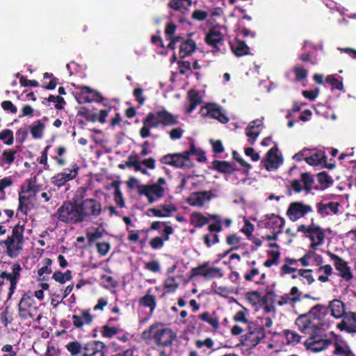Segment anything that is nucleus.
Listing matches in <instances>:
<instances>
[{
  "mask_svg": "<svg viewBox=\"0 0 356 356\" xmlns=\"http://www.w3.org/2000/svg\"><path fill=\"white\" fill-rule=\"evenodd\" d=\"M328 309L322 305L314 306L307 313L300 315L295 321L298 330L314 339L318 332L324 329Z\"/></svg>",
  "mask_w": 356,
  "mask_h": 356,
  "instance_id": "f257e3e1",
  "label": "nucleus"
},
{
  "mask_svg": "<svg viewBox=\"0 0 356 356\" xmlns=\"http://www.w3.org/2000/svg\"><path fill=\"white\" fill-rule=\"evenodd\" d=\"M141 337L144 340H153L157 346L167 347L172 344L177 334L163 324L156 323L144 330Z\"/></svg>",
  "mask_w": 356,
  "mask_h": 356,
  "instance_id": "f03ea898",
  "label": "nucleus"
},
{
  "mask_svg": "<svg viewBox=\"0 0 356 356\" xmlns=\"http://www.w3.org/2000/svg\"><path fill=\"white\" fill-rule=\"evenodd\" d=\"M24 226L17 224L14 227L10 236L0 242V247L6 248V253L10 257H17L23 248Z\"/></svg>",
  "mask_w": 356,
  "mask_h": 356,
  "instance_id": "7ed1b4c3",
  "label": "nucleus"
},
{
  "mask_svg": "<svg viewBox=\"0 0 356 356\" xmlns=\"http://www.w3.org/2000/svg\"><path fill=\"white\" fill-rule=\"evenodd\" d=\"M54 216L58 220L65 223L77 224L82 222L79 204L70 201L65 202L56 211Z\"/></svg>",
  "mask_w": 356,
  "mask_h": 356,
  "instance_id": "20e7f679",
  "label": "nucleus"
},
{
  "mask_svg": "<svg viewBox=\"0 0 356 356\" xmlns=\"http://www.w3.org/2000/svg\"><path fill=\"white\" fill-rule=\"evenodd\" d=\"M166 180L159 177L156 183L138 186V193L147 197L150 204L159 201L164 197Z\"/></svg>",
  "mask_w": 356,
  "mask_h": 356,
  "instance_id": "39448f33",
  "label": "nucleus"
},
{
  "mask_svg": "<svg viewBox=\"0 0 356 356\" xmlns=\"http://www.w3.org/2000/svg\"><path fill=\"white\" fill-rule=\"evenodd\" d=\"M192 154H196V149L194 145H191L190 150L183 153L167 154L164 156L161 159V162L177 168H189L191 165L189 156Z\"/></svg>",
  "mask_w": 356,
  "mask_h": 356,
  "instance_id": "423d86ee",
  "label": "nucleus"
},
{
  "mask_svg": "<svg viewBox=\"0 0 356 356\" xmlns=\"http://www.w3.org/2000/svg\"><path fill=\"white\" fill-rule=\"evenodd\" d=\"M79 204L82 222L89 218H97L102 213V204L96 199L86 198Z\"/></svg>",
  "mask_w": 356,
  "mask_h": 356,
  "instance_id": "0eeeda50",
  "label": "nucleus"
},
{
  "mask_svg": "<svg viewBox=\"0 0 356 356\" xmlns=\"http://www.w3.org/2000/svg\"><path fill=\"white\" fill-rule=\"evenodd\" d=\"M266 336L264 329L262 326L250 325L248 332L241 337V344L249 348L257 346Z\"/></svg>",
  "mask_w": 356,
  "mask_h": 356,
  "instance_id": "6e6552de",
  "label": "nucleus"
},
{
  "mask_svg": "<svg viewBox=\"0 0 356 356\" xmlns=\"http://www.w3.org/2000/svg\"><path fill=\"white\" fill-rule=\"evenodd\" d=\"M10 272H2L0 275V287L4 284V281L10 283L9 297L14 293L16 285L21 277L22 268L19 264H14L10 267Z\"/></svg>",
  "mask_w": 356,
  "mask_h": 356,
  "instance_id": "1a4fd4ad",
  "label": "nucleus"
},
{
  "mask_svg": "<svg viewBox=\"0 0 356 356\" xmlns=\"http://www.w3.org/2000/svg\"><path fill=\"white\" fill-rule=\"evenodd\" d=\"M200 113L202 117L216 119L221 123H227L229 121V118L222 112L221 107L217 104H207L201 108Z\"/></svg>",
  "mask_w": 356,
  "mask_h": 356,
  "instance_id": "9d476101",
  "label": "nucleus"
},
{
  "mask_svg": "<svg viewBox=\"0 0 356 356\" xmlns=\"http://www.w3.org/2000/svg\"><path fill=\"white\" fill-rule=\"evenodd\" d=\"M225 28L221 26H213L211 29L206 35L207 43L218 49L222 44Z\"/></svg>",
  "mask_w": 356,
  "mask_h": 356,
  "instance_id": "9b49d317",
  "label": "nucleus"
},
{
  "mask_svg": "<svg viewBox=\"0 0 356 356\" xmlns=\"http://www.w3.org/2000/svg\"><path fill=\"white\" fill-rule=\"evenodd\" d=\"M312 208L309 205L302 202L291 203L287 210V215L290 220L296 221L303 217L305 214L312 212Z\"/></svg>",
  "mask_w": 356,
  "mask_h": 356,
  "instance_id": "f8f14e48",
  "label": "nucleus"
},
{
  "mask_svg": "<svg viewBox=\"0 0 356 356\" xmlns=\"http://www.w3.org/2000/svg\"><path fill=\"white\" fill-rule=\"evenodd\" d=\"M311 241L310 248L313 250H316L319 245L324 243L325 233L323 230L318 225L312 224L309 225V234L306 235Z\"/></svg>",
  "mask_w": 356,
  "mask_h": 356,
  "instance_id": "ddd939ff",
  "label": "nucleus"
},
{
  "mask_svg": "<svg viewBox=\"0 0 356 356\" xmlns=\"http://www.w3.org/2000/svg\"><path fill=\"white\" fill-rule=\"evenodd\" d=\"M328 255L332 261L334 263L336 269L339 272V275L345 280L349 281L353 278V274L350 272V268L348 265V263L345 261L340 257L329 252Z\"/></svg>",
  "mask_w": 356,
  "mask_h": 356,
  "instance_id": "4468645a",
  "label": "nucleus"
},
{
  "mask_svg": "<svg viewBox=\"0 0 356 356\" xmlns=\"http://www.w3.org/2000/svg\"><path fill=\"white\" fill-rule=\"evenodd\" d=\"M301 299L302 293L299 292L298 288L297 286H293L289 293H285L280 296L275 302L279 306H283L284 305L293 306L294 303L300 302Z\"/></svg>",
  "mask_w": 356,
  "mask_h": 356,
  "instance_id": "2eb2a0df",
  "label": "nucleus"
},
{
  "mask_svg": "<svg viewBox=\"0 0 356 356\" xmlns=\"http://www.w3.org/2000/svg\"><path fill=\"white\" fill-rule=\"evenodd\" d=\"M212 198V194L209 191L195 192L190 195L187 202L193 207H202Z\"/></svg>",
  "mask_w": 356,
  "mask_h": 356,
  "instance_id": "dca6fc26",
  "label": "nucleus"
},
{
  "mask_svg": "<svg viewBox=\"0 0 356 356\" xmlns=\"http://www.w3.org/2000/svg\"><path fill=\"white\" fill-rule=\"evenodd\" d=\"M154 115V122H156V126L163 124V126H172L178 123L177 117L173 115L165 110L152 113Z\"/></svg>",
  "mask_w": 356,
  "mask_h": 356,
  "instance_id": "f3484780",
  "label": "nucleus"
},
{
  "mask_svg": "<svg viewBox=\"0 0 356 356\" xmlns=\"http://www.w3.org/2000/svg\"><path fill=\"white\" fill-rule=\"evenodd\" d=\"M77 175V168L74 169L65 168L62 172L55 175L51 178V182L56 186L60 187L70 180L76 177Z\"/></svg>",
  "mask_w": 356,
  "mask_h": 356,
  "instance_id": "a211bd4d",
  "label": "nucleus"
},
{
  "mask_svg": "<svg viewBox=\"0 0 356 356\" xmlns=\"http://www.w3.org/2000/svg\"><path fill=\"white\" fill-rule=\"evenodd\" d=\"M104 349L105 345L103 342L92 341L85 345L82 356H105Z\"/></svg>",
  "mask_w": 356,
  "mask_h": 356,
  "instance_id": "6ab92c4d",
  "label": "nucleus"
},
{
  "mask_svg": "<svg viewBox=\"0 0 356 356\" xmlns=\"http://www.w3.org/2000/svg\"><path fill=\"white\" fill-rule=\"evenodd\" d=\"M176 211V206L171 202H165L156 208H152L148 210L149 213H152L154 216L159 218L169 217L172 212Z\"/></svg>",
  "mask_w": 356,
  "mask_h": 356,
  "instance_id": "aec40b11",
  "label": "nucleus"
},
{
  "mask_svg": "<svg viewBox=\"0 0 356 356\" xmlns=\"http://www.w3.org/2000/svg\"><path fill=\"white\" fill-rule=\"evenodd\" d=\"M73 325L77 328H82L85 325H90L93 321V316L88 310H81L79 314H74L72 317Z\"/></svg>",
  "mask_w": 356,
  "mask_h": 356,
  "instance_id": "412c9836",
  "label": "nucleus"
},
{
  "mask_svg": "<svg viewBox=\"0 0 356 356\" xmlns=\"http://www.w3.org/2000/svg\"><path fill=\"white\" fill-rule=\"evenodd\" d=\"M277 151L276 148H271L268 152L266 159L263 161L264 165L268 171L277 169L282 162L281 159L277 154Z\"/></svg>",
  "mask_w": 356,
  "mask_h": 356,
  "instance_id": "4be33fe9",
  "label": "nucleus"
},
{
  "mask_svg": "<svg viewBox=\"0 0 356 356\" xmlns=\"http://www.w3.org/2000/svg\"><path fill=\"white\" fill-rule=\"evenodd\" d=\"M263 127V123L260 120L251 122L246 128V136L249 138L251 145H253L259 135Z\"/></svg>",
  "mask_w": 356,
  "mask_h": 356,
  "instance_id": "5701e85b",
  "label": "nucleus"
},
{
  "mask_svg": "<svg viewBox=\"0 0 356 356\" xmlns=\"http://www.w3.org/2000/svg\"><path fill=\"white\" fill-rule=\"evenodd\" d=\"M338 327L341 330L356 333V313L352 312L346 315Z\"/></svg>",
  "mask_w": 356,
  "mask_h": 356,
  "instance_id": "b1692460",
  "label": "nucleus"
},
{
  "mask_svg": "<svg viewBox=\"0 0 356 356\" xmlns=\"http://www.w3.org/2000/svg\"><path fill=\"white\" fill-rule=\"evenodd\" d=\"M339 206V204L338 202H331L327 204L322 202L318 203L316 207L318 213L323 216H325L329 215L330 213H333L334 214L338 213Z\"/></svg>",
  "mask_w": 356,
  "mask_h": 356,
  "instance_id": "393cba45",
  "label": "nucleus"
},
{
  "mask_svg": "<svg viewBox=\"0 0 356 356\" xmlns=\"http://www.w3.org/2000/svg\"><path fill=\"white\" fill-rule=\"evenodd\" d=\"M154 115L152 113H149L143 122V127L140 131V135L143 138H147L150 136V129L157 127L156 122H154Z\"/></svg>",
  "mask_w": 356,
  "mask_h": 356,
  "instance_id": "a878e982",
  "label": "nucleus"
},
{
  "mask_svg": "<svg viewBox=\"0 0 356 356\" xmlns=\"http://www.w3.org/2000/svg\"><path fill=\"white\" fill-rule=\"evenodd\" d=\"M199 319L209 324L214 330L220 327L219 317L215 312H204L198 316Z\"/></svg>",
  "mask_w": 356,
  "mask_h": 356,
  "instance_id": "bb28decb",
  "label": "nucleus"
},
{
  "mask_svg": "<svg viewBox=\"0 0 356 356\" xmlns=\"http://www.w3.org/2000/svg\"><path fill=\"white\" fill-rule=\"evenodd\" d=\"M331 345L332 340L330 339L312 340L307 343L308 348L313 352H320L330 348Z\"/></svg>",
  "mask_w": 356,
  "mask_h": 356,
  "instance_id": "cd10ccee",
  "label": "nucleus"
},
{
  "mask_svg": "<svg viewBox=\"0 0 356 356\" xmlns=\"http://www.w3.org/2000/svg\"><path fill=\"white\" fill-rule=\"evenodd\" d=\"M329 308L331 311V315L336 318H341L345 313L343 303L337 299H334L330 302Z\"/></svg>",
  "mask_w": 356,
  "mask_h": 356,
  "instance_id": "c85d7f7f",
  "label": "nucleus"
},
{
  "mask_svg": "<svg viewBox=\"0 0 356 356\" xmlns=\"http://www.w3.org/2000/svg\"><path fill=\"white\" fill-rule=\"evenodd\" d=\"M193 270L195 275H201L206 278L214 277L220 271L217 268H208L206 265L200 266L197 268H193Z\"/></svg>",
  "mask_w": 356,
  "mask_h": 356,
  "instance_id": "c756f323",
  "label": "nucleus"
},
{
  "mask_svg": "<svg viewBox=\"0 0 356 356\" xmlns=\"http://www.w3.org/2000/svg\"><path fill=\"white\" fill-rule=\"evenodd\" d=\"M188 100L189 105L186 108V111L191 113L202 102V97L197 92L191 90L188 93Z\"/></svg>",
  "mask_w": 356,
  "mask_h": 356,
  "instance_id": "7c9ffc66",
  "label": "nucleus"
},
{
  "mask_svg": "<svg viewBox=\"0 0 356 356\" xmlns=\"http://www.w3.org/2000/svg\"><path fill=\"white\" fill-rule=\"evenodd\" d=\"M191 3V0H171L168 3V6L175 10L184 13L188 10Z\"/></svg>",
  "mask_w": 356,
  "mask_h": 356,
  "instance_id": "2f4dec72",
  "label": "nucleus"
},
{
  "mask_svg": "<svg viewBox=\"0 0 356 356\" xmlns=\"http://www.w3.org/2000/svg\"><path fill=\"white\" fill-rule=\"evenodd\" d=\"M139 304L143 307L149 308L151 313L154 312L156 307V301L155 296L150 294V289L139 300Z\"/></svg>",
  "mask_w": 356,
  "mask_h": 356,
  "instance_id": "473e14b6",
  "label": "nucleus"
},
{
  "mask_svg": "<svg viewBox=\"0 0 356 356\" xmlns=\"http://www.w3.org/2000/svg\"><path fill=\"white\" fill-rule=\"evenodd\" d=\"M327 157L322 152H314L311 155H307L305 157V161L310 165H317L319 164H324L326 163Z\"/></svg>",
  "mask_w": 356,
  "mask_h": 356,
  "instance_id": "72a5a7b5",
  "label": "nucleus"
},
{
  "mask_svg": "<svg viewBox=\"0 0 356 356\" xmlns=\"http://www.w3.org/2000/svg\"><path fill=\"white\" fill-rule=\"evenodd\" d=\"M195 48L196 45L194 41L186 40L180 44L179 55L182 58L188 56L195 51Z\"/></svg>",
  "mask_w": 356,
  "mask_h": 356,
  "instance_id": "f704fd0d",
  "label": "nucleus"
},
{
  "mask_svg": "<svg viewBox=\"0 0 356 356\" xmlns=\"http://www.w3.org/2000/svg\"><path fill=\"white\" fill-rule=\"evenodd\" d=\"M15 153L16 151L11 149L3 151L1 157H0V166L8 168L15 160Z\"/></svg>",
  "mask_w": 356,
  "mask_h": 356,
  "instance_id": "c9c22d12",
  "label": "nucleus"
},
{
  "mask_svg": "<svg viewBox=\"0 0 356 356\" xmlns=\"http://www.w3.org/2000/svg\"><path fill=\"white\" fill-rule=\"evenodd\" d=\"M232 50L237 56H242L248 54L249 47L241 40H237L232 45Z\"/></svg>",
  "mask_w": 356,
  "mask_h": 356,
  "instance_id": "e433bc0d",
  "label": "nucleus"
},
{
  "mask_svg": "<svg viewBox=\"0 0 356 356\" xmlns=\"http://www.w3.org/2000/svg\"><path fill=\"white\" fill-rule=\"evenodd\" d=\"M176 29V26L172 23H169L166 26L165 33L168 35V38L171 40L170 42L168 44V47L174 49L175 48V44L180 41V38L176 37L172 38V35L174 34Z\"/></svg>",
  "mask_w": 356,
  "mask_h": 356,
  "instance_id": "4c0bfd02",
  "label": "nucleus"
},
{
  "mask_svg": "<svg viewBox=\"0 0 356 356\" xmlns=\"http://www.w3.org/2000/svg\"><path fill=\"white\" fill-rule=\"evenodd\" d=\"M52 278L57 282L64 284L67 281L72 280V272L70 270H66L65 273H62L60 270H56L54 273Z\"/></svg>",
  "mask_w": 356,
  "mask_h": 356,
  "instance_id": "58836bf2",
  "label": "nucleus"
},
{
  "mask_svg": "<svg viewBox=\"0 0 356 356\" xmlns=\"http://www.w3.org/2000/svg\"><path fill=\"white\" fill-rule=\"evenodd\" d=\"M209 222V219L199 212H194L191 216V223L195 227H202Z\"/></svg>",
  "mask_w": 356,
  "mask_h": 356,
  "instance_id": "ea45409f",
  "label": "nucleus"
},
{
  "mask_svg": "<svg viewBox=\"0 0 356 356\" xmlns=\"http://www.w3.org/2000/svg\"><path fill=\"white\" fill-rule=\"evenodd\" d=\"M40 191V186L36 184V176L26 180V188L24 193H29V196L35 195Z\"/></svg>",
  "mask_w": 356,
  "mask_h": 356,
  "instance_id": "a19ab883",
  "label": "nucleus"
},
{
  "mask_svg": "<svg viewBox=\"0 0 356 356\" xmlns=\"http://www.w3.org/2000/svg\"><path fill=\"white\" fill-rule=\"evenodd\" d=\"M179 276H174L172 275H168V277L164 282V285L168 291H175L179 285Z\"/></svg>",
  "mask_w": 356,
  "mask_h": 356,
  "instance_id": "79ce46f5",
  "label": "nucleus"
},
{
  "mask_svg": "<svg viewBox=\"0 0 356 356\" xmlns=\"http://www.w3.org/2000/svg\"><path fill=\"white\" fill-rule=\"evenodd\" d=\"M112 186L115 188L114 200L115 202L121 208L124 207V202L122 197V193L120 189V184L118 181H113L111 184Z\"/></svg>",
  "mask_w": 356,
  "mask_h": 356,
  "instance_id": "37998d69",
  "label": "nucleus"
},
{
  "mask_svg": "<svg viewBox=\"0 0 356 356\" xmlns=\"http://www.w3.org/2000/svg\"><path fill=\"white\" fill-rule=\"evenodd\" d=\"M301 180L304 186V191L307 193H309L312 188V184L314 182V178L310 174L305 172L301 175Z\"/></svg>",
  "mask_w": 356,
  "mask_h": 356,
  "instance_id": "c03bdc74",
  "label": "nucleus"
},
{
  "mask_svg": "<svg viewBox=\"0 0 356 356\" xmlns=\"http://www.w3.org/2000/svg\"><path fill=\"white\" fill-rule=\"evenodd\" d=\"M29 195H19V210H20L22 213H26L28 211L31 209V205L29 200Z\"/></svg>",
  "mask_w": 356,
  "mask_h": 356,
  "instance_id": "a18cd8bd",
  "label": "nucleus"
},
{
  "mask_svg": "<svg viewBox=\"0 0 356 356\" xmlns=\"http://www.w3.org/2000/svg\"><path fill=\"white\" fill-rule=\"evenodd\" d=\"M44 124L40 121H37L31 129V134L35 138H40L43 135Z\"/></svg>",
  "mask_w": 356,
  "mask_h": 356,
  "instance_id": "49530a36",
  "label": "nucleus"
},
{
  "mask_svg": "<svg viewBox=\"0 0 356 356\" xmlns=\"http://www.w3.org/2000/svg\"><path fill=\"white\" fill-rule=\"evenodd\" d=\"M286 340L289 344L295 345L300 341L301 337L295 331H284Z\"/></svg>",
  "mask_w": 356,
  "mask_h": 356,
  "instance_id": "de8ad7c7",
  "label": "nucleus"
},
{
  "mask_svg": "<svg viewBox=\"0 0 356 356\" xmlns=\"http://www.w3.org/2000/svg\"><path fill=\"white\" fill-rule=\"evenodd\" d=\"M312 271L310 269H299L298 275L301 280H305L303 283H306L309 285L312 284L314 282V278L312 274Z\"/></svg>",
  "mask_w": 356,
  "mask_h": 356,
  "instance_id": "09e8293b",
  "label": "nucleus"
},
{
  "mask_svg": "<svg viewBox=\"0 0 356 356\" xmlns=\"http://www.w3.org/2000/svg\"><path fill=\"white\" fill-rule=\"evenodd\" d=\"M213 165L216 170L223 173L229 172L232 169V165L227 161H215Z\"/></svg>",
  "mask_w": 356,
  "mask_h": 356,
  "instance_id": "8fccbe9b",
  "label": "nucleus"
},
{
  "mask_svg": "<svg viewBox=\"0 0 356 356\" xmlns=\"http://www.w3.org/2000/svg\"><path fill=\"white\" fill-rule=\"evenodd\" d=\"M81 94L82 95H90L91 96V99H88V102L91 101H96L99 102L100 101V99H102V97L100 96L99 93L94 90H92L88 86H83L81 88Z\"/></svg>",
  "mask_w": 356,
  "mask_h": 356,
  "instance_id": "3c124183",
  "label": "nucleus"
},
{
  "mask_svg": "<svg viewBox=\"0 0 356 356\" xmlns=\"http://www.w3.org/2000/svg\"><path fill=\"white\" fill-rule=\"evenodd\" d=\"M43 264H44V266H42L38 270V275L40 277L43 276L44 274L49 275L52 272V270L51 268V265L52 264V260L51 259L45 258L43 260Z\"/></svg>",
  "mask_w": 356,
  "mask_h": 356,
  "instance_id": "603ef678",
  "label": "nucleus"
},
{
  "mask_svg": "<svg viewBox=\"0 0 356 356\" xmlns=\"http://www.w3.org/2000/svg\"><path fill=\"white\" fill-rule=\"evenodd\" d=\"M67 350L71 353L72 355L76 356L81 353L83 350L80 343L78 341H72L69 343L67 346Z\"/></svg>",
  "mask_w": 356,
  "mask_h": 356,
  "instance_id": "864d4df0",
  "label": "nucleus"
},
{
  "mask_svg": "<svg viewBox=\"0 0 356 356\" xmlns=\"http://www.w3.org/2000/svg\"><path fill=\"white\" fill-rule=\"evenodd\" d=\"M0 139L5 140L6 145H10L13 143V133L10 129H4L0 132Z\"/></svg>",
  "mask_w": 356,
  "mask_h": 356,
  "instance_id": "5fc2aeb1",
  "label": "nucleus"
},
{
  "mask_svg": "<svg viewBox=\"0 0 356 356\" xmlns=\"http://www.w3.org/2000/svg\"><path fill=\"white\" fill-rule=\"evenodd\" d=\"M318 181L319 184L324 185L327 187L328 185L333 182V180L330 176H329L325 172H319L317 175Z\"/></svg>",
  "mask_w": 356,
  "mask_h": 356,
  "instance_id": "6e6d98bb",
  "label": "nucleus"
},
{
  "mask_svg": "<svg viewBox=\"0 0 356 356\" xmlns=\"http://www.w3.org/2000/svg\"><path fill=\"white\" fill-rule=\"evenodd\" d=\"M325 81L336 89H338L339 90H343V85L342 81L336 79L333 75L327 76L326 77Z\"/></svg>",
  "mask_w": 356,
  "mask_h": 356,
  "instance_id": "4d7b16f0",
  "label": "nucleus"
},
{
  "mask_svg": "<svg viewBox=\"0 0 356 356\" xmlns=\"http://www.w3.org/2000/svg\"><path fill=\"white\" fill-rule=\"evenodd\" d=\"M145 268L152 273H159L161 271V265L159 262L156 260L146 262L145 264Z\"/></svg>",
  "mask_w": 356,
  "mask_h": 356,
  "instance_id": "13d9d810",
  "label": "nucleus"
},
{
  "mask_svg": "<svg viewBox=\"0 0 356 356\" xmlns=\"http://www.w3.org/2000/svg\"><path fill=\"white\" fill-rule=\"evenodd\" d=\"M33 303V299L27 295H24L21 298L19 303L18 305L19 308H29L32 306Z\"/></svg>",
  "mask_w": 356,
  "mask_h": 356,
  "instance_id": "bf43d9fd",
  "label": "nucleus"
},
{
  "mask_svg": "<svg viewBox=\"0 0 356 356\" xmlns=\"http://www.w3.org/2000/svg\"><path fill=\"white\" fill-rule=\"evenodd\" d=\"M296 267L290 266L284 262V264L280 268V275L281 276H284L286 275H290L292 273H296Z\"/></svg>",
  "mask_w": 356,
  "mask_h": 356,
  "instance_id": "052dcab7",
  "label": "nucleus"
},
{
  "mask_svg": "<svg viewBox=\"0 0 356 356\" xmlns=\"http://www.w3.org/2000/svg\"><path fill=\"white\" fill-rule=\"evenodd\" d=\"M164 241H166L165 238L162 237H155L153 238L150 242L149 245L152 249L156 250L161 248L164 245Z\"/></svg>",
  "mask_w": 356,
  "mask_h": 356,
  "instance_id": "680f3d73",
  "label": "nucleus"
},
{
  "mask_svg": "<svg viewBox=\"0 0 356 356\" xmlns=\"http://www.w3.org/2000/svg\"><path fill=\"white\" fill-rule=\"evenodd\" d=\"M214 345V341L211 338H207L204 340H197L195 341V346L198 348H201L203 346H206L208 348H211Z\"/></svg>",
  "mask_w": 356,
  "mask_h": 356,
  "instance_id": "e2e57ef3",
  "label": "nucleus"
},
{
  "mask_svg": "<svg viewBox=\"0 0 356 356\" xmlns=\"http://www.w3.org/2000/svg\"><path fill=\"white\" fill-rule=\"evenodd\" d=\"M118 333V330L115 327L104 325L103 327L102 335L104 337L111 338Z\"/></svg>",
  "mask_w": 356,
  "mask_h": 356,
  "instance_id": "0e129e2a",
  "label": "nucleus"
},
{
  "mask_svg": "<svg viewBox=\"0 0 356 356\" xmlns=\"http://www.w3.org/2000/svg\"><path fill=\"white\" fill-rule=\"evenodd\" d=\"M218 242V236L216 233H209L204 236V243L208 247Z\"/></svg>",
  "mask_w": 356,
  "mask_h": 356,
  "instance_id": "69168bd1",
  "label": "nucleus"
},
{
  "mask_svg": "<svg viewBox=\"0 0 356 356\" xmlns=\"http://www.w3.org/2000/svg\"><path fill=\"white\" fill-rule=\"evenodd\" d=\"M3 356H16L17 352L14 350L13 346L10 344L4 345L1 348Z\"/></svg>",
  "mask_w": 356,
  "mask_h": 356,
  "instance_id": "338daca9",
  "label": "nucleus"
},
{
  "mask_svg": "<svg viewBox=\"0 0 356 356\" xmlns=\"http://www.w3.org/2000/svg\"><path fill=\"white\" fill-rule=\"evenodd\" d=\"M87 236L88 240L92 242L96 239L102 238L103 236V232L101 229H96L93 232H88Z\"/></svg>",
  "mask_w": 356,
  "mask_h": 356,
  "instance_id": "774afa93",
  "label": "nucleus"
}]
</instances>
